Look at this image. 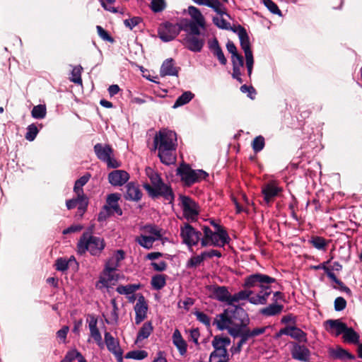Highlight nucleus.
I'll use <instances>...</instances> for the list:
<instances>
[{
	"label": "nucleus",
	"instance_id": "25",
	"mask_svg": "<svg viewBox=\"0 0 362 362\" xmlns=\"http://www.w3.org/2000/svg\"><path fill=\"white\" fill-rule=\"evenodd\" d=\"M188 13L192 17L194 22H197L202 30L206 29V21L204 16L200 11L195 6H190L188 7Z\"/></svg>",
	"mask_w": 362,
	"mask_h": 362
},
{
	"label": "nucleus",
	"instance_id": "38",
	"mask_svg": "<svg viewBox=\"0 0 362 362\" xmlns=\"http://www.w3.org/2000/svg\"><path fill=\"white\" fill-rule=\"evenodd\" d=\"M328 242L325 238L321 236H313L310 240V244L317 250H326Z\"/></svg>",
	"mask_w": 362,
	"mask_h": 362
},
{
	"label": "nucleus",
	"instance_id": "59",
	"mask_svg": "<svg viewBox=\"0 0 362 362\" xmlns=\"http://www.w3.org/2000/svg\"><path fill=\"white\" fill-rule=\"evenodd\" d=\"M346 300L343 297H337L334 300V306L336 311H341L346 307Z\"/></svg>",
	"mask_w": 362,
	"mask_h": 362
},
{
	"label": "nucleus",
	"instance_id": "24",
	"mask_svg": "<svg viewBox=\"0 0 362 362\" xmlns=\"http://www.w3.org/2000/svg\"><path fill=\"white\" fill-rule=\"evenodd\" d=\"M94 151L97 157L103 161H105L112 155V148L110 145L97 144L94 146Z\"/></svg>",
	"mask_w": 362,
	"mask_h": 362
},
{
	"label": "nucleus",
	"instance_id": "19",
	"mask_svg": "<svg viewBox=\"0 0 362 362\" xmlns=\"http://www.w3.org/2000/svg\"><path fill=\"white\" fill-rule=\"evenodd\" d=\"M291 353L292 358L296 360L305 362L310 360V351L305 345L294 343Z\"/></svg>",
	"mask_w": 362,
	"mask_h": 362
},
{
	"label": "nucleus",
	"instance_id": "10",
	"mask_svg": "<svg viewBox=\"0 0 362 362\" xmlns=\"http://www.w3.org/2000/svg\"><path fill=\"white\" fill-rule=\"evenodd\" d=\"M180 236L182 238V242L189 247L197 245L202 238H201L202 233L188 223H185L183 226H181Z\"/></svg>",
	"mask_w": 362,
	"mask_h": 362
},
{
	"label": "nucleus",
	"instance_id": "52",
	"mask_svg": "<svg viewBox=\"0 0 362 362\" xmlns=\"http://www.w3.org/2000/svg\"><path fill=\"white\" fill-rule=\"evenodd\" d=\"M230 339L228 337H221L219 335H216L214 337L212 341V346H222V347H226L230 345Z\"/></svg>",
	"mask_w": 362,
	"mask_h": 362
},
{
	"label": "nucleus",
	"instance_id": "47",
	"mask_svg": "<svg viewBox=\"0 0 362 362\" xmlns=\"http://www.w3.org/2000/svg\"><path fill=\"white\" fill-rule=\"evenodd\" d=\"M121 198V194L119 193H112L107 196L106 203L104 205L105 207H107L110 209V207L118 204V201Z\"/></svg>",
	"mask_w": 362,
	"mask_h": 362
},
{
	"label": "nucleus",
	"instance_id": "27",
	"mask_svg": "<svg viewBox=\"0 0 362 362\" xmlns=\"http://www.w3.org/2000/svg\"><path fill=\"white\" fill-rule=\"evenodd\" d=\"M173 341L177 347L180 355H185L187 353V344L183 339L180 332L176 329L173 334Z\"/></svg>",
	"mask_w": 362,
	"mask_h": 362
},
{
	"label": "nucleus",
	"instance_id": "8",
	"mask_svg": "<svg viewBox=\"0 0 362 362\" xmlns=\"http://www.w3.org/2000/svg\"><path fill=\"white\" fill-rule=\"evenodd\" d=\"M237 32L240 40L241 48L243 49L245 53L246 66L247 69L248 75L249 76H250L252 71L254 59L252 52L250 49V38L246 30L244 28L239 26Z\"/></svg>",
	"mask_w": 362,
	"mask_h": 362
},
{
	"label": "nucleus",
	"instance_id": "33",
	"mask_svg": "<svg viewBox=\"0 0 362 362\" xmlns=\"http://www.w3.org/2000/svg\"><path fill=\"white\" fill-rule=\"evenodd\" d=\"M343 334L344 341L354 344L359 343L360 336L352 327H347Z\"/></svg>",
	"mask_w": 362,
	"mask_h": 362
},
{
	"label": "nucleus",
	"instance_id": "55",
	"mask_svg": "<svg viewBox=\"0 0 362 362\" xmlns=\"http://www.w3.org/2000/svg\"><path fill=\"white\" fill-rule=\"evenodd\" d=\"M250 338L247 330H244L242 336H240V340L237 344V346L233 349V353H239L242 349V346L245 344L248 339Z\"/></svg>",
	"mask_w": 362,
	"mask_h": 362
},
{
	"label": "nucleus",
	"instance_id": "39",
	"mask_svg": "<svg viewBox=\"0 0 362 362\" xmlns=\"http://www.w3.org/2000/svg\"><path fill=\"white\" fill-rule=\"evenodd\" d=\"M223 7H225V6H223ZM223 11H224V13H218L220 16L213 18V22L219 28L228 30L230 28V23L227 22L223 18V16L225 15V16H227L228 17H229V15L226 12V8H224Z\"/></svg>",
	"mask_w": 362,
	"mask_h": 362
},
{
	"label": "nucleus",
	"instance_id": "48",
	"mask_svg": "<svg viewBox=\"0 0 362 362\" xmlns=\"http://www.w3.org/2000/svg\"><path fill=\"white\" fill-rule=\"evenodd\" d=\"M81 71L82 67L81 66H76L73 68L71 71V81L76 84H81L82 83V79H81Z\"/></svg>",
	"mask_w": 362,
	"mask_h": 362
},
{
	"label": "nucleus",
	"instance_id": "40",
	"mask_svg": "<svg viewBox=\"0 0 362 362\" xmlns=\"http://www.w3.org/2000/svg\"><path fill=\"white\" fill-rule=\"evenodd\" d=\"M194 97V94L190 91L183 93L175 102L173 107L177 108L188 103Z\"/></svg>",
	"mask_w": 362,
	"mask_h": 362
},
{
	"label": "nucleus",
	"instance_id": "16",
	"mask_svg": "<svg viewBox=\"0 0 362 362\" xmlns=\"http://www.w3.org/2000/svg\"><path fill=\"white\" fill-rule=\"evenodd\" d=\"M114 186H122L124 184H127L124 186L126 192L124 194V198L127 200L138 202L141 199L142 192L139 189V186L135 185V182H110Z\"/></svg>",
	"mask_w": 362,
	"mask_h": 362
},
{
	"label": "nucleus",
	"instance_id": "12",
	"mask_svg": "<svg viewBox=\"0 0 362 362\" xmlns=\"http://www.w3.org/2000/svg\"><path fill=\"white\" fill-rule=\"evenodd\" d=\"M181 31L178 24L165 22L160 25L158 30V36L163 42L173 40Z\"/></svg>",
	"mask_w": 362,
	"mask_h": 362
},
{
	"label": "nucleus",
	"instance_id": "26",
	"mask_svg": "<svg viewBox=\"0 0 362 362\" xmlns=\"http://www.w3.org/2000/svg\"><path fill=\"white\" fill-rule=\"evenodd\" d=\"M197 22L191 21L189 20H183L181 22V30L187 32V35H201L200 29H202Z\"/></svg>",
	"mask_w": 362,
	"mask_h": 362
},
{
	"label": "nucleus",
	"instance_id": "62",
	"mask_svg": "<svg viewBox=\"0 0 362 362\" xmlns=\"http://www.w3.org/2000/svg\"><path fill=\"white\" fill-rule=\"evenodd\" d=\"M146 174L150 179V181H162L160 175L151 168H146Z\"/></svg>",
	"mask_w": 362,
	"mask_h": 362
},
{
	"label": "nucleus",
	"instance_id": "23",
	"mask_svg": "<svg viewBox=\"0 0 362 362\" xmlns=\"http://www.w3.org/2000/svg\"><path fill=\"white\" fill-rule=\"evenodd\" d=\"M231 60L233 64V77L240 83H242L240 70L244 65L243 58L240 54H236L231 56Z\"/></svg>",
	"mask_w": 362,
	"mask_h": 362
},
{
	"label": "nucleus",
	"instance_id": "21",
	"mask_svg": "<svg viewBox=\"0 0 362 362\" xmlns=\"http://www.w3.org/2000/svg\"><path fill=\"white\" fill-rule=\"evenodd\" d=\"M90 320L88 321V327L91 337L95 340L98 346L101 349L104 348V344L102 340V336L97 327L98 319L93 315H88Z\"/></svg>",
	"mask_w": 362,
	"mask_h": 362
},
{
	"label": "nucleus",
	"instance_id": "11",
	"mask_svg": "<svg viewBox=\"0 0 362 362\" xmlns=\"http://www.w3.org/2000/svg\"><path fill=\"white\" fill-rule=\"evenodd\" d=\"M274 282H276L274 278L264 274L255 273L245 277L243 286L245 288L259 286L262 288Z\"/></svg>",
	"mask_w": 362,
	"mask_h": 362
},
{
	"label": "nucleus",
	"instance_id": "29",
	"mask_svg": "<svg viewBox=\"0 0 362 362\" xmlns=\"http://www.w3.org/2000/svg\"><path fill=\"white\" fill-rule=\"evenodd\" d=\"M284 309V305L273 303L268 306L259 310V313L264 316H275L280 314Z\"/></svg>",
	"mask_w": 362,
	"mask_h": 362
},
{
	"label": "nucleus",
	"instance_id": "46",
	"mask_svg": "<svg viewBox=\"0 0 362 362\" xmlns=\"http://www.w3.org/2000/svg\"><path fill=\"white\" fill-rule=\"evenodd\" d=\"M148 356L147 351L144 350H134L127 353L126 358H132L135 360H142Z\"/></svg>",
	"mask_w": 362,
	"mask_h": 362
},
{
	"label": "nucleus",
	"instance_id": "28",
	"mask_svg": "<svg viewBox=\"0 0 362 362\" xmlns=\"http://www.w3.org/2000/svg\"><path fill=\"white\" fill-rule=\"evenodd\" d=\"M198 5H204L211 8L217 13H224L223 5L219 0H192Z\"/></svg>",
	"mask_w": 362,
	"mask_h": 362
},
{
	"label": "nucleus",
	"instance_id": "6",
	"mask_svg": "<svg viewBox=\"0 0 362 362\" xmlns=\"http://www.w3.org/2000/svg\"><path fill=\"white\" fill-rule=\"evenodd\" d=\"M86 182H75L74 187V192L76 194V198L66 201V206L68 209L78 208V214L82 216L87 209L88 204V197L85 195L83 190V186Z\"/></svg>",
	"mask_w": 362,
	"mask_h": 362
},
{
	"label": "nucleus",
	"instance_id": "3",
	"mask_svg": "<svg viewBox=\"0 0 362 362\" xmlns=\"http://www.w3.org/2000/svg\"><path fill=\"white\" fill-rule=\"evenodd\" d=\"M105 246L104 240L93 236L90 232H84L78 242L77 247L80 254L88 251L92 255H99Z\"/></svg>",
	"mask_w": 362,
	"mask_h": 362
},
{
	"label": "nucleus",
	"instance_id": "34",
	"mask_svg": "<svg viewBox=\"0 0 362 362\" xmlns=\"http://www.w3.org/2000/svg\"><path fill=\"white\" fill-rule=\"evenodd\" d=\"M129 175L124 170H113L108 175V180L110 182H124L128 181Z\"/></svg>",
	"mask_w": 362,
	"mask_h": 362
},
{
	"label": "nucleus",
	"instance_id": "36",
	"mask_svg": "<svg viewBox=\"0 0 362 362\" xmlns=\"http://www.w3.org/2000/svg\"><path fill=\"white\" fill-rule=\"evenodd\" d=\"M141 288V284H128L126 286L119 285L116 288V291L119 294H133Z\"/></svg>",
	"mask_w": 362,
	"mask_h": 362
},
{
	"label": "nucleus",
	"instance_id": "4",
	"mask_svg": "<svg viewBox=\"0 0 362 362\" xmlns=\"http://www.w3.org/2000/svg\"><path fill=\"white\" fill-rule=\"evenodd\" d=\"M144 187L148 192L149 196L153 199L163 197L164 200L172 204L175 195L170 185L165 182H144Z\"/></svg>",
	"mask_w": 362,
	"mask_h": 362
},
{
	"label": "nucleus",
	"instance_id": "7",
	"mask_svg": "<svg viewBox=\"0 0 362 362\" xmlns=\"http://www.w3.org/2000/svg\"><path fill=\"white\" fill-rule=\"evenodd\" d=\"M284 189L278 186L276 182H266L261 187V193L263 197V201L261 204L269 207L272 205L277 197L283 195Z\"/></svg>",
	"mask_w": 362,
	"mask_h": 362
},
{
	"label": "nucleus",
	"instance_id": "44",
	"mask_svg": "<svg viewBox=\"0 0 362 362\" xmlns=\"http://www.w3.org/2000/svg\"><path fill=\"white\" fill-rule=\"evenodd\" d=\"M63 359L66 362H72L75 359H78V362H81L82 361L86 360V358L82 356V354L76 349H73L71 351H68Z\"/></svg>",
	"mask_w": 362,
	"mask_h": 362
},
{
	"label": "nucleus",
	"instance_id": "49",
	"mask_svg": "<svg viewBox=\"0 0 362 362\" xmlns=\"http://www.w3.org/2000/svg\"><path fill=\"white\" fill-rule=\"evenodd\" d=\"M69 261L63 257L57 258L54 263L55 269L59 272H65L69 269Z\"/></svg>",
	"mask_w": 362,
	"mask_h": 362
},
{
	"label": "nucleus",
	"instance_id": "35",
	"mask_svg": "<svg viewBox=\"0 0 362 362\" xmlns=\"http://www.w3.org/2000/svg\"><path fill=\"white\" fill-rule=\"evenodd\" d=\"M213 347L215 350L211 353V360H214V358H218L222 360H229V355L226 348L222 347V346H213Z\"/></svg>",
	"mask_w": 362,
	"mask_h": 362
},
{
	"label": "nucleus",
	"instance_id": "54",
	"mask_svg": "<svg viewBox=\"0 0 362 362\" xmlns=\"http://www.w3.org/2000/svg\"><path fill=\"white\" fill-rule=\"evenodd\" d=\"M37 133H38V129L36 127V125L34 124H30L27 127V132L25 134V139L28 141H33L35 139V137L37 136Z\"/></svg>",
	"mask_w": 362,
	"mask_h": 362
},
{
	"label": "nucleus",
	"instance_id": "57",
	"mask_svg": "<svg viewBox=\"0 0 362 362\" xmlns=\"http://www.w3.org/2000/svg\"><path fill=\"white\" fill-rule=\"evenodd\" d=\"M264 6L274 14L281 15V12L277 5L272 0H262Z\"/></svg>",
	"mask_w": 362,
	"mask_h": 362
},
{
	"label": "nucleus",
	"instance_id": "37",
	"mask_svg": "<svg viewBox=\"0 0 362 362\" xmlns=\"http://www.w3.org/2000/svg\"><path fill=\"white\" fill-rule=\"evenodd\" d=\"M151 284L154 289H162L166 284V275L156 274L153 276L151 279Z\"/></svg>",
	"mask_w": 362,
	"mask_h": 362
},
{
	"label": "nucleus",
	"instance_id": "5",
	"mask_svg": "<svg viewBox=\"0 0 362 362\" xmlns=\"http://www.w3.org/2000/svg\"><path fill=\"white\" fill-rule=\"evenodd\" d=\"M213 324L216 325L219 330L227 329L229 334L234 338L242 336L247 327L231 321L227 316V310H223L222 313L218 315Z\"/></svg>",
	"mask_w": 362,
	"mask_h": 362
},
{
	"label": "nucleus",
	"instance_id": "50",
	"mask_svg": "<svg viewBox=\"0 0 362 362\" xmlns=\"http://www.w3.org/2000/svg\"><path fill=\"white\" fill-rule=\"evenodd\" d=\"M144 229L145 230V231L146 233L154 235L156 236L155 238H156V240L160 239L162 237V233H161L162 229L158 228L155 225H151V224L146 225L144 226Z\"/></svg>",
	"mask_w": 362,
	"mask_h": 362
},
{
	"label": "nucleus",
	"instance_id": "13",
	"mask_svg": "<svg viewBox=\"0 0 362 362\" xmlns=\"http://www.w3.org/2000/svg\"><path fill=\"white\" fill-rule=\"evenodd\" d=\"M181 207L185 218L189 221H195L197 218L199 211L196 203L189 197L181 195Z\"/></svg>",
	"mask_w": 362,
	"mask_h": 362
},
{
	"label": "nucleus",
	"instance_id": "14",
	"mask_svg": "<svg viewBox=\"0 0 362 362\" xmlns=\"http://www.w3.org/2000/svg\"><path fill=\"white\" fill-rule=\"evenodd\" d=\"M227 310V316L231 321H238L243 327H247L250 323V318L247 312L240 306L235 305L233 309H225Z\"/></svg>",
	"mask_w": 362,
	"mask_h": 362
},
{
	"label": "nucleus",
	"instance_id": "56",
	"mask_svg": "<svg viewBox=\"0 0 362 362\" xmlns=\"http://www.w3.org/2000/svg\"><path fill=\"white\" fill-rule=\"evenodd\" d=\"M195 316L197 317V320L200 322L203 323L207 327H209L211 325L210 317L203 312L196 311L194 313Z\"/></svg>",
	"mask_w": 362,
	"mask_h": 362
},
{
	"label": "nucleus",
	"instance_id": "63",
	"mask_svg": "<svg viewBox=\"0 0 362 362\" xmlns=\"http://www.w3.org/2000/svg\"><path fill=\"white\" fill-rule=\"evenodd\" d=\"M110 216H112L110 214V209H108L107 207H105L103 206L100 213L98 214V221L99 222H103L105 221Z\"/></svg>",
	"mask_w": 362,
	"mask_h": 362
},
{
	"label": "nucleus",
	"instance_id": "60",
	"mask_svg": "<svg viewBox=\"0 0 362 362\" xmlns=\"http://www.w3.org/2000/svg\"><path fill=\"white\" fill-rule=\"evenodd\" d=\"M141 21V18L139 17H133L132 18L126 19L124 21V23L126 27L132 30L134 27L139 25Z\"/></svg>",
	"mask_w": 362,
	"mask_h": 362
},
{
	"label": "nucleus",
	"instance_id": "2",
	"mask_svg": "<svg viewBox=\"0 0 362 362\" xmlns=\"http://www.w3.org/2000/svg\"><path fill=\"white\" fill-rule=\"evenodd\" d=\"M204 236L201 240V245L202 247L207 246L223 247L226 244H228L230 238L225 229L221 225L215 226V231H212L207 226L202 228Z\"/></svg>",
	"mask_w": 362,
	"mask_h": 362
},
{
	"label": "nucleus",
	"instance_id": "31",
	"mask_svg": "<svg viewBox=\"0 0 362 362\" xmlns=\"http://www.w3.org/2000/svg\"><path fill=\"white\" fill-rule=\"evenodd\" d=\"M325 323L329 326V327L327 328V331L332 329L336 330L337 336L343 334L347 327L346 324L341 322L340 320H327Z\"/></svg>",
	"mask_w": 362,
	"mask_h": 362
},
{
	"label": "nucleus",
	"instance_id": "61",
	"mask_svg": "<svg viewBox=\"0 0 362 362\" xmlns=\"http://www.w3.org/2000/svg\"><path fill=\"white\" fill-rule=\"evenodd\" d=\"M96 29H97L98 35L103 40L110 42H112L114 41L113 38L101 26L97 25Z\"/></svg>",
	"mask_w": 362,
	"mask_h": 362
},
{
	"label": "nucleus",
	"instance_id": "43",
	"mask_svg": "<svg viewBox=\"0 0 362 362\" xmlns=\"http://www.w3.org/2000/svg\"><path fill=\"white\" fill-rule=\"evenodd\" d=\"M47 109L45 105H38L34 106L31 111V115L33 118L40 119L45 117Z\"/></svg>",
	"mask_w": 362,
	"mask_h": 362
},
{
	"label": "nucleus",
	"instance_id": "15",
	"mask_svg": "<svg viewBox=\"0 0 362 362\" xmlns=\"http://www.w3.org/2000/svg\"><path fill=\"white\" fill-rule=\"evenodd\" d=\"M105 342L107 350L111 352L118 362H123V351L120 347L119 341L108 332H105Z\"/></svg>",
	"mask_w": 362,
	"mask_h": 362
},
{
	"label": "nucleus",
	"instance_id": "30",
	"mask_svg": "<svg viewBox=\"0 0 362 362\" xmlns=\"http://www.w3.org/2000/svg\"><path fill=\"white\" fill-rule=\"evenodd\" d=\"M153 330V327L152 325V322L150 321L146 322L143 324L142 327L138 332L136 343L143 341L145 339H147Z\"/></svg>",
	"mask_w": 362,
	"mask_h": 362
},
{
	"label": "nucleus",
	"instance_id": "51",
	"mask_svg": "<svg viewBox=\"0 0 362 362\" xmlns=\"http://www.w3.org/2000/svg\"><path fill=\"white\" fill-rule=\"evenodd\" d=\"M119 266V264L117 263L112 257H110L105 264V272L108 274L109 278L108 280L110 281L111 279L110 277V274L115 271L117 268Z\"/></svg>",
	"mask_w": 362,
	"mask_h": 362
},
{
	"label": "nucleus",
	"instance_id": "18",
	"mask_svg": "<svg viewBox=\"0 0 362 362\" xmlns=\"http://www.w3.org/2000/svg\"><path fill=\"white\" fill-rule=\"evenodd\" d=\"M182 43L189 50L199 52L204 45V40L199 38L198 35H186Z\"/></svg>",
	"mask_w": 362,
	"mask_h": 362
},
{
	"label": "nucleus",
	"instance_id": "45",
	"mask_svg": "<svg viewBox=\"0 0 362 362\" xmlns=\"http://www.w3.org/2000/svg\"><path fill=\"white\" fill-rule=\"evenodd\" d=\"M111 304L112 305V310L110 313V320L109 319H105V322L107 324L115 323L117 324L119 320V314H118V307L115 299L111 300Z\"/></svg>",
	"mask_w": 362,
	"mask_h": 362
},
{
	"label": "nucleus",
	"instance_id": "64",
	"mask_svg": "<svg viewBox=\"0 0 362 362\" xmlns=\"http://www.w3.org/2000/svg\"><path fill=\"white\" fill-rule=\"evenodd\" d=\"M203 261L202 258L199 257V255L192 257L188 262H187V268H196L198 267Z\"/></svg>",
	"mask_w": 362,
	"mask_h": 362
},
{
	"label": "nucleus",
	"instance_id": "1",
	"mask_svg": "<svg viewBox=\"0 0 362 362\" xmlns=\"http://www.w3.org/2000/svg\"><path fill=\"white\" fill-rule=\"evenodd\" d=\"M177 146V139L175 132L163 129L156 134L153 147L158 150V156L163 164L170 165L175 163Z\"/></svg>",
	"mask_w": 362,
	"mask_h": 362
},
{
	"label": "nucleus",
	"instance_id": "17",
	"mask_svg": "<svg viewBox=\"0 0 362 362\" xmlns=\"http://www.w3.org/2000/svg\"><path fill=\"white\" fill-rule=\"evenodd\" d=\"M148 304L145 297L141 294H138V299L134 305L135 311V323L139 325L147 317Z\"/></svg>",
	"mask_w": 362,
	"mask_h": 362
},
{
	"label": "nucleus",
	"instance_id": "42",
	"mask_svg": "<svg viewBox=\"0 0 362 362\" xmlns=\"http://www.w3.org/2000/svg\"><path fill=\"white\" fill-rule=\"evenodd\" d=\"M252 293L253 292L252 291L242 290L233 296L231 295V305H233V303H238L241 300L247 299L249 300V298Z\"/></svg>",
	"mask_w": 362,
	"mask_h": 362
},
{
	"label": "nucleus",
	"instance_id": "9",
	"mask_svg": "<svg viewBox=\"0 0 362 362\" xmlns=\"http://www.w3.org/2000/svg\"><path fill=\"white\" fill-rule=\"evenodd\" d=\"M177 174L181 177L182 181H198L199 179L206 180L209 174L203 170H193L189 164L182 163L177 168Z\"/></svg>",
	"mask_w": 362,
	"mask_h": 362
},
{
	"label": "nucleus",
	"instance_id": "41",
	"mask_svg": "<svg viewBox=\"0 0 362 362\" xmlns=\"http://www.w3.org/2000/svg\"><path fill=\"white\" fill-rule=\"evenodd\" d=\"M156 240L155 237L147 236L141 235L140 237H137L136 241L143 247L146 249H151L153 247V243Z\"/></svg>",
	"mask_w": 362,
	"mask_h": 362
},
{
	"label": "nucleus",
	"instance_id": "58",
	"mask_svg": "<svg viewBox=\"0 0 362 362\" xmlns=\"http://www.w3.org/2000/svg\"><path fill=\"white\" fill-rule=\"evenodd\" d=\"M264 146V139L261 136H257L252 141V148L255 152H259L263 149Z\"/></svg>",
	"mask_w": 362,
	"mask_h": 362
},
{
	"label": "nucleus",
	"instance_id": "32",
	"mask_svg": "<svg viewBox=\"0 0 362 362\" xmlns=\"http://www.w3.org/2000/svg\"><path fill=\"white\" fill-rule=\"evenodd\" d=\"M289 334L291 338L297 340L298 342H308L307 334L303 331L301 329L297 327L296 326H288Z\"/></svg>",
	"mask_w": 362,
	"mask_h": 362
},
{
	"label": "nucleus",
	"instance_id": "53",
	"mask_svg": "<svg viewBox=\"0 0 362 362\" xmlns=\"http://www.w3.org/2000/svg\"><path fill=\"white\" fill-rule=\"evenodd\" d=\"M150 7L155 13L162 11L165 8V2L164 0H151Z\"/></svg>",
	"mask_w": 362,
	"mask_h": 362
},
{
	"label": "nucleus",
	"instance_id": "20",
	"mask_svg": "<svg viewBox=\"0 0 362 362\" xmlns=\"http://www.w3.org/2000/svg\"><path fill=\"white\" fill-rule=\"evenodd\" d=\"M211 291L215 299L231 305V294L226 286L216 285L211 288Z\"/></svg>",
	"mask_w": 362,
	"mask_h": 362
},
{
	"label": "nucleus",
	"instance_id": "22",
	"mask_svg": "<svg viewBox=\"0 0 362 362\" xmlns=\"http://www.w3.org/2000/svg\"><path fill=\"white\" fill-rule=\"evenodd\" d=\"M180 68L175 66V63L173 59H165L160 70V74L161 76H177Z\"/></svg>",
	"mask_w": 362,
	"mask_h": 362
}]
</instances>
